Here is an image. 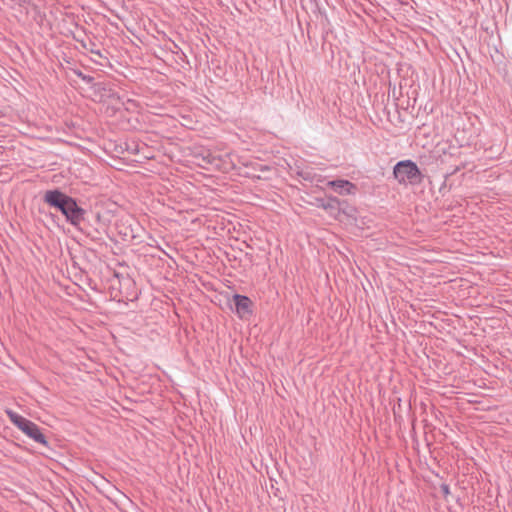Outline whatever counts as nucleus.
I'll use <instances>...</instances> for the list:
<instances>
[{
	"label": "nucleus",
	"instance_id": "423d86ee",
	"mask_svg": "<svg viewBox=\"0 0 512 512\" xmlns=\"http://www.w3.org/2000/svg\"><path fill=\"white\" fill-rule=\"evenodd\" d=\"M355 213H356V210L355 208L349 206V205H346L345 208L342 209V211H340L338 213V215L336 216V218L340 221V222H343L345 220L346 217H350V218H354L355 217Z\"/></svg>",
	"mask_w": 512,
	"mask_h": 512
},
{
	"label": "nucleus",
	"instance_id": "0eeeda50",
	"mask_svg": "<svg viewBox=\"0 0 512 512\" xmlns=\"http://www.w3.org/2000/svg\"><path fill=\"white\" fill-rule=\"evenodd\" d=\"M338 205H341V206H342V207H341V209H340V211H342V209H343V208H345V207H346V205H348V204H347V203H341V202H338Z\"/></svg>",
	"mask_w": 512,
	"mask_h": 512
},
{
	"label": "nucleus",
	"instance_id": "f257e3e1",
	"mask_svg": "<svg viewBox=\"0 0 512 512\" xmlns=\"http://www.w3.org/2000/svg\"><path fill=\"white\" fill-rule=\"evenodd\" d=\"M44 201L50 206L58 208L73 225L79 224L83 219V209L76 201L58 190L47 191Z\"/></svg>",
	"mask_w": 512,
	"mask_h": 512
},
{
	"label": "nucleus",
	"instance_id": "20e7f679",
	"mask_svg": "<svg viewBox=\"0 0 512 512\" xmlns=\"http://www.w3.org/2000/svg\"><path fill=\"white\" fill-rule=\"evenodd\" d=\"M233 299L236 305V313L241 319L252 314V301L248 297L236 294Z\"/></svg>",
	"mask_w": 512,
	"mask_h": 512
},
{
	"label": "nucleus",
	"instance_id": "6e6552de",
	"mask_svg": "<svg viewBox=\"0 0 512 512\" xmlns=\"http://www.w3.org/2000/svg\"><path fill=\"white\" fill-rule=\"evenodd\" d=\"M443 492H444L445 494H448V493H449L448 486H443Z\"/></svg>",
	"mask_w": 512,
	"mask_h": 512
},
{
	"label": "nucleus",
	"instance_id": "f03ea898",
	"mask_svg": "<svg viewBox=\"0 0 512 512\" xmlns=\"http://www.w3.org/2000/svg\"><path fill=\"white\" fill-rule=\"evenodd\" d=\"M6 413L10 421L27 437L45 446L48 444L46 437L42 433L41 429L34 422L11 410L6 411Z\"/></svg>",
	"mask_w": 512,
	"mask_h": 512
},
{
	"label": "nucleus",
	"instance_id": "7ed1b4c3",
	"mask_svg": "<svg viewBox=\"0 0 512 512\" xmlns=\"http://www.w3.org/2000/svg\"><path fill=\"white\" fill-rule=\"evenodd\" d=\"M394 176L399 183L418 184L422 181V175L417 165L411 160L400 161L394 167Z\"/></svg>",
	"mask_w": 512,
	"mask_h": 512
},
{
	"label": "nucleus",
	"instance_id": "39448f33",
	"mask_svg": "<svg viewBox=\"0 0 512 512\" xmlns=\"http://www.w3.org/2000/svg\"><path fill=\"white\" fill-rule=\"evenodd\" d=\"M328 185L333 187L339 194L342 195L353 194L355 191V186L346 180L330 181Z\"/></svg>",
	"mask_w": 512,
	"mask_h": 512
}]
</instances>
